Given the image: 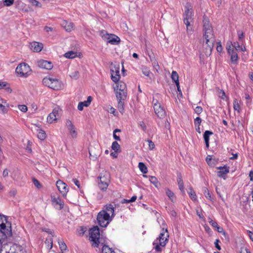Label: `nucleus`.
Returning <instances> with one entry per match:
<instances>
[{
	"mask_svg": "<svg viewBox=\"0 0 253 253\" xmlns=\"http://www.w3.org/2000/svg\"><path fill=\"white\" fill-rule=\"evenodd\" d=\"M31 71L30 66L25 63L19 64L15 70L16 73L19 77H26Z\"/></svg>",
	"mask_w": 253,
	"mask_h": 253,
	"instance_id": "0eeeda50",
	"label": "nucleus"
},
{
	"mask_svg": "<svg viewBox=\"0 0 253 253\" xmlns=\"http://www.w3.org/2000/svg\"><path fill=\"white\" fill-rule=\"evenodd\" d=\"M171 78L172 81L176 84V83H179L178 81V75L176 71H173L171 73Z\"/></svg>",
	"mask_w": 253,
	"mask_h": 253,
	"instance_id": "473e14b6",
	"label": "nucleus"
},
{
	"mask_svg": "<svg viewBox=\"0 0 253 253\" xmlns=\"http://www.w3.org/2000/svg\"><path fill=\"white\" fill-rule=\"evenodd\" d=\"M98 178V185L99 189L101 190L105 191L107 189L110 182L108 173H106L103 175L101 173Z\"/></svg>",
	"mask_w": 253,
	"mask_h": 253,
	"instance_id": "6e6552de",
	"label": "nucleus"
},
{
	"mask_svg": "<svg viewBox=\"0 0 253 253\" xmlns=\"http://www.w3.org/2000/svg\"><path fill=\"white\" fill-rule=\"evenodd\" d=\"M213 134L212 132L209 131V130H206L204 134V138L205 140V142L206 143V146L207 148L209 147V139H210V136L211 135H212Z\"/></svg>",
	"mask_w": 253,
	"mask_h": 253,
	"instance_id": "393cba45",
	"label": "nucleus"
},
{
	"mask_svg": "<svg viewBox=\"0 0 253 253\" xmlns=\"http://www.w3.org/2000/svg\"><path fill=\"white\" fill-rule=\"evenodd\" d=\"M216 50H217V52H221V51L222 50V47L221 44L220 42L217 43V45L216 46Z\"/></svg>",
	"mask_w": 253,
	"mask_h": 253,
	"instance_id": "052dcab7",
	"label": "nucleus"
},
{
	"mask_svg": "<svg viewBox=\"0 0 253 253\" xmlns=\"http://www.w3.org/2000/svg\"><path fill=\"white\" fill-rule=\"evenodd\" d=\"M146 141L148 142L149 150H153L155 148L154 143L150 140H147Z\"/></svg>",
	"mask_w": 253,
	"mask_h": 253,
	"instance_id": "a18cd8bd",
	"label": "nucleus"
},
{
	"mask_svg": "<svg viewBox=\"0 0 253 253\" xmlns=\"http://www.w3.org/2000/svg\"><path fill=\"white\" fill-rule=\"evenodd\" d=\"M152 64L153 65L154 68H155V69L158 71L159 68V66L158 62L156 60L154 62H152Z\"/></svg>",
	"mask_w": 253,
	"mask_h": 253,
	"instance_id": "13d9d810",
	"label": "nucleus"
},
{
	"mask_svg": "<svg viewBox=\"0 0 253 253\" xmlns=\"http://www.w3.org/2000/svg\"><path fill=\"white\" fill-rule=\"evenodd\" d=\"M8 175V170L7 169H5L2 173V175L4 177L7 176Z\"/></svg>",
	"mask_w": 253,
	"mask_h": 253,
	"instance_id": "774afa93",
	"label": "nucleus"
},
{
	"mask_svg": "<svg viewBox=\"0 0 253 253\" xmlns=\"http://www.w3.org/2000/svg\"><path fill=\"white\" fill-rule=\"evenodd\" d=\"M112 149L114 150V151L116 153L118 152L119 150L120 149V145L118 144L117 141H114L112 144Z\"/></svg>",
	"mask_w": 253,
	"mask_h": 253,
	"instance_id": "72a5a7b5",
	"label": "nucleus"
},
{
	"mask_svg": "<svg viewBox=\"0 0 253 253\" xmlns=\"http://www.w3.org/2000/svg\"><path fill=\"white\" fill-rule=\"evenodd\" d=\"M0 89H4L9 93L12 91V89L10 88L8 83L5 82H0Z\"/></svg>",
	"mask_w": 253,
	"mask_h": 253,
	"instance_id": "a878e982",
	"label": "nucleus"
},
{
	"mask_svg": "<svg viewBox=\"0 0 253 253\" xmlns=\"http://www.w3.org/2000/svg\"><path fill=\"white\" fill-rule=\"evenodd\" d=\"M230 44H232V46L236 49V50H239L240 49V45L239 44V43L238 42H234L233 43H232V42H230Z\"/></svg>",
	"mask_w": 253,
	"mask_h": 253,
	"instance_id": "c03bdc74",
	"label": "nucleus"
},
{
	"mask_svg": "<svg viewBox=\"0 0 253 253\" xmlns=\"http://www.w3.org/2000/svg\"><path fill=\"white\" fill-rule=\"evenodd\" d=\"M0 227L1 230H4L6 227L5 224L2 222V218L0 215Z\"/></svg>",
	"mask_w": 253,
	"mask_h": 253,
	"instance_id": "bf43d9fd",
	"label": "nucleus"
},
{
	"mask_svg": "<svg viewBox=\"0 0 253 253\" xmlns=\"http://www.w3.org/2000/svg\"><path fill=\"white\" fill-rule=\"evenodd\" d=\"M37 131L38 132L37 135L38 138L42 140H44L46 137L45 132L42 129H39Z\"/></svg>",
	"mask_w": 253,
	"mask_h": 253,
	"instance_id": "cd10ccee",
	"label": "nucleus"
},
{
	"mask_svg": "<svg viewBox=\"0 0 253 253\" xmlns=\"http://www.w3.org/2000/svg\"><path fill=\"white\" fill-rule=\"evenodd\" d=\"M28 1L33 6L38 7H42V4L37 0H28Z\"/></svg>",
	"mask_w": 253,
	"mask_h": 253,
	"instance_id": "58836bf2",
	"label": "nucleus"
},
{
	"mask_svg": "<svg viewBox=\"0 0 253 253\" xmlns=\"http://www.w3.org/2000/svg\"><path fill=\"white\" fill-rule=\"evenodd\" d=\"M204 193L206 198L211 200V195L209 190L207 188H204Z\"/></svg>",
	"mask_w": 253,
	"mask_h": 253,
	"instance_id": "37998d69",
	"label": "nucleus"
},
{
	"mask_svg": "<svg viewBox=\"0 0 253 253\" xmlns=\"http://www.w3.org/2000/svg\"><path fill=\"white\" fill-rule=\"evenodd\" d=\"M72 181L74 182V183L78 187V188L80 189V185L79 181L76 178H73Z\"/></svg>",
	"mask_w": 253,
	"mask_h": 253,
	"instance_id": "680f3d73",
	"label": "nucleus"
},
{
	"mask_svg": "<svg viewBox=\"0 0 253 253\" xmlns=\"http://www.w3.org/2000/svg\"><path fill=\"white\" fill-rule=\"evenodd\" d=\"M141 69L143 75H144L146 77H148V78H149V79H151L150 77V70L148 67L145 66H142Z\"/></svg>",
	"mask_w": 253,
	"mask_h": 253,
	"instance_id": "bb28decb",
	"label": "nucleus"
},
{
	"mask_svg": "<svg viewBox=\"0 0 253 253\" xmlns=\"http://www.w3.org/2000/svg\"><path fill=\"white\" fill-rule=\"evenodd\" d=\"M188 193L192 200L193 201L196 200L197 196L195 192L191 188H190V191L188 192Z\"/></svg>",
	"mask_w": 253,
	"mask_h": 253,
	"instance_id": "a19ab883",
	"label": "nucleus"
},
{
	"mask_svg": "<svg viewBox=\"0 0 253 253\" xmlns=\"http://www.w3.org/2000/svg\"><path fill=\"white\" fill-rule=\"evenodd\" d=\"M98 224L103 227H106L111 221L110 213H108L104 210L100 211L97 217Z\"/></svg>",
	"mask_w": 253,
	"mask_h": 253,
	"instance_id": "423d86ee",
	"label": "nucleus"
},
{
	"mask_svg": "<svg viewBox=\"0 0 253 253\" xmlns=\"http://www.w3.org/2000/svg\"><path fill=\"white\" fill-rule=\"evenodd\" d=\"M217 169L219 170L217 172V176L219 177L223 178L224 179H225V175L229 172V168L227 167L224 166L217 167Z\"/></svg>",
	"mask_w": 253,
	"mask_h": 253,
	"instance_id": "4468645a",
	"label": "nucleus"
},
{
	"mask_svg": "<svg viewBox=\"0 0 253 253\" xmlns=\"http://www.w3.org/2000/svg\"><path fill=\"white\" fill-rule=\"evenodd\" d=\"M192 16V11L188 9H187L185 11L184 23L186 25L187 31H188L189 30L188 27L190 26V22H189V20L191 19Z\"/></svg>",
	"mask_w": 253,
	"mask_h": 253,
	"instance_id": "dca6fc26",
	"label": "nucleus"
},
{
	"mask_svg": "<svg viewBox=\"0 0 253 253\" xmlns=\"http://www.w3.org/2000/svg\"><path fill=\"white\" fill-rule=\"evenodd\" d=\"M14 2V0H4V4L6 6H10Z\"/></svg>",
	"mask_w": 253,
	"mask_h": 253,
	"instance_id": "864d4df0",
	"label": "nucleus"
},
{
	"mask_svg": "<svg viewBox=\"0 0 253 253\" xmlns=\"http://www.w3.org/2000/svg\"><path fill=\"white\" fill-rule=\"evenodd\" d=\"M237 34H238V39L240 41H243L244 40V37H245L244 33L242 31L238 30Z\"/></svg>",
	"mask_w": 253,
	"mask_h": 253,
	"instance_id": "79ce46f5",
	"label": "nucleus"
},
{
	"mask_svg": "<svg viewBox=\"0 0 253 253\" xmlns=\"http://www.w3.org/2000/svg\"><path fill=\"white\" fill-rule=\"evenodd\" d=\"M37 65L40 68L46 70H51L53 68V64L51 62L44 60L38 61Z\"/></svg>",
	"mask_w": 253,
	"mask_h": 253,
	"instance_id": "ddd939ff",
	"label": "nucleus"
},
{
	"mask_svg": "<svg viewBox=\"0 0 253 253\" xmlns=\"http://www.w3.org/2000/svg\"><path fill=\"white\" fill-rule=\"evenodd\" d=\"M177 184L178 188L182 194H184V187L183 180L182 179V176L180 173L178 175V178L177 179Z\"/></svg>",
	"mask_w": 253,
	"mask_h": 253,
	"instance_id": "b1692460",
	"label": "nucleus"
},
{
	"mask_svg": "<svg viewBox=\"0 0 253 253\" xmlns=\"http://www.w3.org/2000/svg\"><path fill=\"white\" fill-rule=\"evenodd\" d=\"M77 55V53L73 51H68L64 54V56L67 58H74Z\"/></svg>",
	"mask_w": 253,
	"mask_h": 253,
	"instance_id": "7c9ffc66",
	"label": "nucleus"
},
{
	"mask_svg": "<svg viewBox=\"0 0 253 253\" xmlns=\"http://www.w3.org/2000/svg\"><path fill=\"white\" fill-rule=\"evenodd\" d=\"M33 181L34 185L36 186L37 188H40L42 187L40 182L37 179L35 178H33Z\"/></svg>",
	"mask_w": 253,
	"mask_h": 253,
	"instance_id": "09e8293b",
	"label": "nucleus"
},
{
	"mask_svg": "<svg viewBox=\"0 0 253 253\" xmlns=\"http://www.w3.org/2000/svg\"><path fill=\"white\" fill-rule=\"evenodd\" d=\"M104 33V31H101L100 33V35L102 38L107 39L108 42L111 43L112 44H116L119 42L120 39L118 37L111 34L109 35L107 33L105 34Z\"/></svg>",
	"mask_w": 253,
	"mask_h": 253,
	"instance_id": "9b49d317",
	"label": "nucleus"
},
{
	"mask_svg": "<svg viewBox=\"0 0 253 253\" xmlns=\"http://www.w3.org/2000/svg\"><path fill=\"white\" fill-rule=\"evenodd\" d=\"M120 78L119 69H115V71L111 70V79L116 84L119 82Z\"/></svg>",
	"mask_w": 253,
	"mask_h": 253,
	"instance_id": "aec40b11",
	"label": "nucleus"
},
{
	"mask_svg": "<svg viewBox=\"0 0 253 253\" xmlns=\"http://www.w3.org/2000/svg\"><path fill=\"white\" fill-rule=\"evenodd\" d=\"M245 98L246 99L248 100V101L246 103L247 105H250L251 103V98H250V96L249 94H247V93L245 94Z\"/></svg>",
	"mask_w": 253,
	"mask_h": 253,
	"instance_id": "4d7b16f0",
	"label": "nucleus"
},
{
	"mask_svg": "<svg viewBox=\"0 0 253 253\" xmlns=\"http://www.w3.org/2000/svg\"><path fill=\"white\" fill-rule=\"evenodd\" d=\"M19 109L23 112H26L27 111L28 108L26 105H18Z\"/></svg>",
	"mask_w": 253,
	"mask_h": 253,
	"instance_id": "49530a36",
	"label": "nucleus"
},
{
	"mask_svg": "<svg viewBox=\"0 0 253 253\" xmlns=\"http://www.w3.org/2000/svg\"><path fill=\"white\" fill-rule=\"evenodd\" d=\"M30 47L34 52H40L43 48V44L39 42H34L30 43Z\"/></svg>",
	"mask_w": 253,
	"mask_h": 253,
	"instance_id": "f3484780",
	"label": "nucleus"
},
{
	"mask_svg": "<svg viewBox=\"0 0 253 253\" xmlns=\"http://www.w3.org/2000/svg\"><path fill=\"white\" fill-rule=\"evenodd\" d=\"M60 249L62 251L67 250V246L64 242L61 241L58 242Z\"/></svg>",
	"mask_w": 253,
	"mask_h": 253,
	"instance_id": "ea45409f",
	"label": "nucleus"
},
{
	"mask_svg": "<svg viewBox=\"0 0 253 253\" xmlns=\"http://www.w3.org/2000/svg\"><path fill=\"white\" fill-rule=\"evenodd\" d=\"M219 242V241L218 240H216V241L215 242V247L217 248V249L218 250H221V248L219 246V245H218V242Z\"/></svg>",
	"mask_w": 253,
	"mask_h": 253,
	"instance_id": "338daca9",
	"label": "nucleus"
},
{
	"mask_svg": "<svg viewBox=\"0 0 253 253\" xmlns=\"http://www.w3.org/2000/svg\"><path fill=\"white\" fill-rule=\"evenodd\" d=\"M92 100V98L91 96H88L87 100L84 102H80L78 106V109L80 111H82L84 109V107H88Z\"/></svg>",
	"mask_w": 253,
	"mask_h": 253,
	"instance_id": "412c9836",
	"label": "nucleus"
},
{
	"mask_svg": "<svg viewBox=\"0 0 253 253\" xmlns=\"http://www.w3.org/2000/svg\"><path fill=\"white\" fill-rule=\"evenodd\" d=\"M202 122V120L200 117H197L194 120V124L196 126H200Z\"/></svg>",
	"mask_w": 253,
	"mask_h": 253,
	"instance_id": "603ef678",
	"label": "nucleus"
},
{
	"mask_svg": "<svg viewBox=\"0 0 253 253\" xmlns=\"http://www.w3.org/2000/svg\"><path fill=\"white\" fill-rule=\"evenodd\" d=\"M114 88L118 100V109L121 114H123L124 101L126 99L127 94L126 85L125 83L120 81Z\"/></svg>",
	"mask_w": 253,
	"mask_h": 253,
	"instance_id": "f03ea898",
	"label": "nucleus"
},
{
	"mask_svg": "<svg viewBox=\"0 0 253 253\" xmlns=\"http://www.w3.org/2000/svg\"><path fill=\"white\" fill-rule=\"evenodd\" d=\"M226 49L228 54L231 56V61L233 63H236L238 59V56L237 52L234 50L233 48L229 49L228 47H226Z\"/></svg>",
	"mask_w": 253,
	"mask_h": 253,
	"instance_id": "6ab92c4d",
	"label": "nucleus"
},
{
	"mask_svg": "<svg viewBox=\"0 0 253 253\" xmlns=\"http://www.w3.org/2000/svg\"><path fill=\"white\" fill-rule=\"evenodd\" d=\"M105 211L106 212H109L110 213H112V216H114V208L113 206L111 204L107 205L105 207Z\"/></svg>",
	"mask_w": 253,
	"mask_h": 253,
	"instance_id": "2f4dec72",
	"label": "nucleus"
},
{
	"mask_svg": "<svg viewBox=\"0 0 253 253\" xmlns=\"http://www.w3.org/2000/svg\"><path fill=\"white\" fill-rule=\"evenodd\" d=\"M163 232L160 233L159 238L153 242V245L155 246L154 248L155 250L159 252L162 251L161 247H165L166 246L169 237L167 229L164 230V228H163Z\"/></svg>",
	"mask_w": 253,
	"mask_h": 253,
	"instance_id": "7ed1b4c3",
	"label": "nucleus"
},
{
	"mask_svg": "<svg viewBox=\"0 0 253 253\" xmlns=\"http://www.w3.org/2000/svg\"><path fill=\"white\" fill-rule=\"evenodd\" d=\"M5 103L6 102L4 100V103H1L0 104V109L1 110L2 112L3 113H5L7 111V109L5 108V107L4 105H3V104H5Z\"/></svg>",
	"mask_w": 253,
	"mask_h": 253,
	"instance_id": "de8ad7c7",
	"label": "nucleus"
},
{
	"mask_svg": "<svg viewBox=\"0 0 253 253\" xmlns=\"http://www.w3.org/2000/svg\"><path fill=\"white\" fill-rule=\"evenodd\" d=\"M206 162L209 165L212 166L214 164L211 163L212 159L211 157V156H208L206 158Z\"/></svg>",
	"mask_w": 253,
	"mask_h": 253,
	"instance_id": "6e6d98bb",
	"label": "nucleus"
},
{
	"mask_svg": "<svg viewBox=\"0 0 253 253\" xmlns=\"http://www.w3.org/2000/svg\"><path fill=\"white\" fill-rule=\"evenodd\" d=\"M56 186L63 196H65L68 192V187L67 184L61 180L56 182Z\"/></svg>",
	"mask_w": 253,
	"mask_h": 253,
	"instance_id": "f8f14e48",
	"label": "nucleus"
},
{
	"mask_svg": "<svg viewBox=\"0 0 253 253\" xmlns=\"http://www.w3.org/2000/svg\"><path fill=\"white\" fill-rule=\"evenodd\" d=\"M152 103L153 104V107L155 106H156V105H158V106L161 105L160 103L158 102V101L155 99H153Z\"/></svg>",
	"mask_w": 253,
	"mask_h": 253,
	"instance_id": "e2e57ef3",
	"label": "nucleus"
},
{
	"mask_svg": "<svg viewBox=\"0 0 253 253\" xmlns=\"http://www.w3.org/2000/svg\"><path fill=\"white\" fill-rule=\"evenodd\" d=\"M100 235L99 229L98 226H94L90 230L89 239L92 242V246L98 248L100 244H103L101 239H100Z\"/></svg>",
	"mask_w": 253,
	"mask_h": 253,
	"instance_id": "39448f33",
	"label": "nucleus"
},
{
	"mask_svg": "<svg viewBox=\"0 0 253 253\" xmlns=\"http://www.w3.org/2000/svg\"><path fill=\"white\" fill-rule=\"evenodd\" d=\"M7 244V237L5 234L2 232H0V251H2L5 246Z\"/></svg>",
	"mask_w": 253,
	"mask_h": 253,
	"instance_id": "4be33fe9",
	"label": "nucleus"
},
{
	"mask_svg": "<svg viewBox=\"0 0 253 253\" xmlns=\"http://www.w3.org/2000/svg\"><path fill=\"white\" fill-rule=\"evenodd\" d=\"M154 110L155 114L159 118L163 119L165 117L166 115V112L161 105H156V106L154 107Z\"/></svg>",
	"mask_w": 253,
	"mask_h": 253,
	"instance_id": "2eb2a0df",
	"label": "nucleus"
},
{
	"mask_svg": "<svg viewBox=\"0 0 253 253\" xmlns=\"http://www.w3.org/2000/svg\"><path fill=\"white\" fill-rule=\"evenodd\" d=\"M209 223L213 227H214V228H216V227H217L218 226V224H217V223L214 221H213V220H212L211 218H209Z\"/></svg>",
	"mask_w": 253,
	"mask_h": 253,
	"instance_id": "8fccbe9b",
	"label": "nucleus"
},
{
	"mask_svg": "<svg viewBox=\"0 0 253 253\" xmlns=\"http://www.w3.org/2000/svg\"><path fill=\"white\" fill-rule=\"evenodd\" d=\"M149 181L157 188H158L160 185V183L155 176H149Z\"/></svg>",
	"mask_w": 253,
	"mask_h": 253,
	"instance_id": "c85d7f7f",
	"label": "nucleus"
},
{
	"mask_svg": "<svg viewBox=\"0 0 253 253\" xmlns=\"http://www.w3.org/2000/svg\"><path fill=\"white\" fill-rule=\"evenodd\" d=\"M138 125L143 131H145L146 130V126L143 121L140 122Z\"/></svg>",
	"mask_w": 253,
	"mask_h": 253,
	"instance_id": "5fc2aeb1",
	"label": "nucleus"
},
{
	"mask_svg": "<svg viewBox=\"0 0 253 253\" xmlns=\"http://www.w3.org/2000/svg\"><path fill=\"white\" fill-rule=\"evenodd\" d=\"M43 84L55 90L62 89L64 87V84L59 80L50 77H45L42 80Z\"/></svg>",
	"mask_w": 253,
	"mask_h": 253,
	"instance_id": "20e7f679",
	"label": "nucleus"
},
{
	"mask_svg": "<svg viewBox=\"0 0 253 253\" xmlns=\"http://www.w3.org/2000/svg\"><path fill=\"white\" fill-rule=\"evenodd\" d=\"M195 112L198 115L200 114L203 111V108L200 106H197L195 108Z\"/></svg>",
	"mask_w": 253,
	"mask_h": 253,
	"instance_id": "3c124183",
	"label": "nucleus"
},
{
	"mask_svg": "<svg viewBox=\"0 0 253 253\" xmlns=\"http://www.w3.org/2000/svg\"><path fill=\"white\" fill-rule=\"evenodd\" d=\"M203 31L204 38L206 41L205 45H206L204 52L206 56H209L211 53L215 40L211 24L209 20L205 17L203 19Z\"/></svg>",
	"mask_w": 253,
	"mask_h": 253,
	"instance_id": "f257e3e1",
	"label": "nucleus"
},
{
	"mask_svg": "<svg viewBox=\"0 0 253 253\" xmlns=\"http://www.w3.org/2000/svg\"><path fill=\"white\" fill-rule=\"evenodd\" d=\"M219 93H221V95L220 96V97L222 99H224L226 97V95H225V92L223 90H221L219 92Z\"/></svg>",
	"mask_w": 253,
	"mask_h": 253,
	"instance_id": "0e129e2a",
	"label": "nucleus"
},
{
	"mask_svg": "<svg viewBox=\"0 0 253 253\" xmlns=\"http://www.w3.org/2000/svg\"><path fill=\"white\" fill-rule=\"evenodd\" d=\"M65 126L71 135V137L73 139L76 138L78 135V132L72 122L70 120H67L66 122Z\"/></svg>",
	"mask_w": 253,
	"mask_h": 253,
	"instance_id": "9d476101",
	"label": "nucleus"
},
{
	"mask_svg": "<svg viewBox=\"0 0 253 253\" xmlns=\"http://www.w3.org/2000/svg\"><path fill=\"white\" fill-rule=\"evenodd\" d=\"M61 25L67 32H70L74 29V24L71 22L63 20Z\"/></svg>",
	"mask_w": 253,
	"mask_h": 253,
	"instance_id": "5701e85b",
	"label": "nucleus"
},
{
	"mask_svg": "<svg viewBox=\"0 0 253 253\" xmlns=\"http://www.w3.org/2000/svg\"><path fill=\"white\" fill-rule=\"evenodd\" d=\"M138 167L140 171L143 173H146L148 171L147 168L145 164L142 162H140L138 164Z\"/></svg>",
	"mask_w": 253,
	"mask_h": 253,
	"instance_id": "c756f323",
	"label": "nucleus"
},
{
	"mask_svg": "<svg viewBox=\"0 0 253 253\" xmlns=\"http://www.w3.org/2000/svg\"><path fill=\"white\" fill-rule=\"evenodd\" d=\"M248 235L250 239L253 242V233L250 231H248Z\"/></svg>",
	"mask_w": 253,
	"mask_h": 253,
	"instance_id": "69168bd1",
	"label": "nucleus"
},
{
	"mask_svg": "<svg viewBox=\"0 0 253 253\" xmlns=\"http://www.w3.org/2000/svg\"><path fill=\"white\" fill-rule=\"evenodd\" d=\"M69 76L72 79L77 80L79 78V73L78 71L71 72Z\"/></svg>",
	"mask_w": 253,
	"mask_h": 253,
	"instance_id": "e433bc0d",
	"label": "nucleus"
},
{
	"mask_svg": "<svg viewBox=\"0 0 253 253\" xmlns=\"http://www.w3.org/2000/svg\"><path fill=\"white\" fill-rule=\"evenodd\" d=\"M60 109L58 107L53 109L52 112L50 113L47 117V121L49 124L56 122L59 118Z\"/></svg>",
	"mask_w": 253,
	"mask_h": 253,
	"instance_id": "1a4fd4ad",
	"label": "nucleus"
},
{
	"mask_svg": "<svg viewBox=\"0 0 253 253\" xmlns=\"http://www.w3.org/2000/svg\"><path fill=\"white\" fill-rule=\"evenodd\" d=\"M51 202L55 206L57 205L59 206V209L63 208L64 202L59 197H56L54 195H51Z\"/></svg>",
	"mask_w": 253,
	"mask_h": 253,
	"instance_id": "a211bd4d",
	"label": "nucleus"
},
{
	"mask_svg": "<svg viewBox=\"0 0 253 253\" xmlns=\"http://www.w3.org/2000/svg\"><path fill=\"white\" fill-rule=\"evenodd\" d=\"M166 195H167V196L169 197V199L171 201H173L174 199H175V196H174V193L171 190H170L169 189H166Z\"/></svg>",
	"mask_w": 253,
	"mask_h": 253,
	"instance_id": "f704fd0d",
	"label": "nucleus"
},
{
	"mask_svg": "<svg viewBox=\"0 0 253 253\" xmlns=\"http://www.w3.org/2000/svg\"><path fill=\"white\" fill-rule=\"evenodd\" d=\"M233 108L235 110L240 112V106L237 99H234L233 100Z\"/></svg>",
	"mask_w": 253,
	"mask_h": 253,
	"instance_id": "4c0bfd02",
	"label": "nucleus"
},
{
	"mask_svg": "<svg viewBox=\"0 0 253 253\" xmlns=\"http://www.w3.org/2000/svg\"><path fill=\"white\" fill-rule=\"evenodd\" d=\"M114 251L108 246L103 245L102 248V253H113Z\"/></svg>",
	"mask_w": 253,
	"mask_h": 253,
	"instance_id": "c9c22d12",
	"label": "nucleus"
}]
</instances>
